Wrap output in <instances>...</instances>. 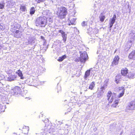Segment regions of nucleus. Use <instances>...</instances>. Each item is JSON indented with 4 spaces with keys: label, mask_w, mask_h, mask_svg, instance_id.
<instances>
[{
    "label": "nucleus",
    "mask_w": 135,
    "mask_h": 135,
    "mask_svg": "<svg viewBox=\"0 0 135 135\" xmlns=\"http://www.w3.org/2000/svg\"><path fill=\"white\" fill-rule=\"evenodd\" d=\"M116 95L115 93H112L110 91H109L108 93L107 97L109 103H111L114 100L113 104L112 105V107H116L118 105L119 101L115 99Z\"/></svg>",
    "instance_id": "f257e3e1"
},
{
    "label": "nucleus",
    "mask_w": 135,
    "mask_h": 135,
    "mask_svg": "<svg viewBox=\"0 0 135 135\" xmlns=\"http://www.w3.org/2000/svg\"><path fill=\"white\" fill-rule=\"evenodd\" d=\"M47 21L46 18L44 17L37 18L35 21V23L37 26H40L41 27H45Z\"/></svg>",
    "instance_id": "f03ea898"
},
{
    "label": "nucleus",
    "mask_w": 135,
    "mask_h": 135,
    "mask_svg": "<svg viewBox=\"0 0 135 135\" xmlns=\"http://www.w3.org/2000/svg\"><path fill=\"white\" fill-rule=\"evenodd\" d=\"M67 13V10L65 7H61L58 9L57 14L60 18H63L65 17Z\"/></svg>",
    "instance_id": "7ed1b4c3"
},
{
    "label": "nucleus",
    "mask_w": 135,
    "mask_h": 135,
    "mask_svg": "<svg viewBox=\"0 0 135 135\" xmlns=\"http://www.w3.org/2000/svg\"><path fill=\"white\" fill-rule=\"evenodd\" d=\"M80 60L82 62L85 61L87 59L88 57V55L86 52L84 51L83 52H80Z\"/></svg>",
    "instance_id": "20e7f679"
},
{
    "label": "nucleus",
    "mask_w": 135,
    "mask_h": 135,
    "mask_svg": "<svg viewBox=\"0 0 135 135\" xmlns=\"http://www.w3.org/2000/svg\"><path fill=\"white\" fill-rule=\"evenodd\" d=\"M36 82L37 80L36 79L30 78L27 80L25 83L28 85L35 86V85L36 84Z\"/></svg>",
    "instance_id": "39448f33"
},
{
    "label": "nucleus",
    "mask_w": 135,
    "mask_h": 135,
    "mask_svg": "<svg viewBox=\"0 0 135 135\" xmlns=\"http://www.w3.org/2000/svg\"><path fill=\"white\" fill-rule=\"evenodd\" d=\"M44 128V132L45 133H46L47 132L49 133H50L51 132H53L55 131L54 127L53 126L51 127L50 126H45Z\"/></svg>",
    "instance_id": "423d86ee"
},
{
    "label": "nucleus",
    "mask_w": 135,
    "mask_h": 135,
    "mask_svg": "<svg viewBox=\"0 0 135 135\" xmlns=\"http://www.w3.org/2000/svg\"><path fill=\"white\" fill-rule=\"evenodd\" d=\"M135 107V101L133 100L131 101L128 104L127 107L126 108L127 109L133 110L134 109Z\"/></svg>",
    "instance_id": "0eeeda50"
},
{
    "label": "nucleus",
    "mask_w": 135,
    "mask_h": 135,
    "mask_svg": "<svg viewBox=\"0 0 135 135\" xmlns=\"http://www.w3.org/2000/svg\"><path fill=\"white\" fill-rule=\"evenodd\" d=\"M42 14L45 16L44 17L46 18V17L49 18L50 19H51L50 17L52 16V13L49 10H47L43 11Z\"/></svg>",
    "instance_id": "6e6552de"
},
{
    "label": "nucleus",
    "mask_w": 135,
    "mask_h": 135,
    "mask_svg": "<svg viewBox=\"0 0 135 135\" xmlns=\"http://www.w3.org/2000/svg\"><path fill=\"white\" fill-rule=\"evenodd\" d=\"M116 15L114 14L112 18L110 19L109 21V25H110L109 28H111L113 26V24L114 23L116 19Z\"/></svg>",
    "instance_id": "1a4fd4ad"
},
{
    "label": "nucleus",
    "mask_w": 135,
    "mask_h": 135,
    "mask_svg": "<svg viewBox=\"0 0 135 135\" xmlns=\"http://www.w3.org/2000/svg\"><path fill=\"white\" fill-rule=\"evenodd\" d=\"M20 90L21 89L18 86H16L12 90L11 92L14 93L15 95H16L20 93Z\"/></svg>",
    "instance_id": "9d476101"
},
{
    "label": "nucleus",
    "mask_w": 135,
    "mask_h": 135,
    "mask_svg": "<svg viewBox=\"0 0 135 135\" xmlns=\"http://www.w3.org/2000/svg\"><path fill=\"white\" fill-rule=\"evenodd\" d=\"M58 32L61 33L62 37L63 38V40L65 42L67 38V35L65 32L61 30H59Z\"/></svg>",
    "instance_id": "9b49d317"
},
{
    "label": "nucleus",
    "mask_w": 135,
    "mask_h": 135,
    "mask_svg": "<svg viewBox=\"0 0 135 135\" xmlns=\"http://www.w3.org/2000/svg\"><path fill=\"white\" fill-rule=\"evenodd\" d=\"M22 35L21 32L18 30H16L14 33V36L18 38H21Z\"/></svg>",
    "instance_id": "f8f14e48"
},
{
    "label": "nucleus",
    "mask_w": 135,
    "mask_h": 135,
    "mask_svg": "<svg viewBox=\"0 0 135 135\" xmlns=\"http://www.w3.org/2000/svg\"><path fill=\"white\" fill-rule=\"evenodd\" d=\"M119 59V58L118 56H116L112 61V65H117L118 63Z\"/></svg>",
    "instance_id": "ddd939ff"
},
{
    "label": "nucleus",
    "mask_w": 135,
    "mask_h": 135,
    "mask_svg": "<svg viewBox=\"0 0 135 135\" xmlns=\"http://www.w3.org/2000/svg\"><path fill=\"white\" fill-rule=\"evenodd\" d=\"M15 3L13 1H10L8 2L7 6V8H9L12 7L14 6Z\"/></svg>",
    "instance_id": "4468645a"
},
{
    "label": "nucleus",
    "mask_w": 135,
    "mask_h": 135,
    "mask_svg": "<svg viewBox=\"0 0 135 135\" xmlns=\"http://www.w3.org/2000/svg\"><path fill=\"white\" fill-rule=\"evenodd\" d=\"M128 73V70L126 68L122 69L121 71V74L124 76H125Z\"/></svg>",
    "instance_id": "2eb2a0df"
},
{
    "label": "nucleus",
    "mask_w": 135,
    "mask_h": 135,
    "mask_svg": "<svg viewBox=\"0 0 135 135\" xmlns=\"http://www.w3.org/2000/svg\"><path fill=\"white\" fill-rule=\"evenodd\" d=\"M16 76L15 75H11L8 77L7 80L10 81L14 80L16 79Z\"/></svg>",
    "instance_id": "dca6fc26"
},
{
    "label": "nucleus",
    "mask_w": 135,
    "mask_h": 135,
    "mask_svg": "<svg viewBox=\"0 0 135 135\" xmlns=\"http://www.w3.org/2000/svg\"><path fill=\"white\" fill-rule=\"evenodd\" d=\"M6 108V105L4 104H0V113L4 112Z\"/></svg>",
    "instance_id": "f3484780"
},
{
    "label": "nucleus",
    "mask_w": 135,
    "mask_h": 135,
    "mask_svg": "<svg viewBox=\"0 0 135 135\" xmlns=\"http://www.w3.org/2000/svg\"><path fill=\"white\" fill-rule=\"evenodd\" d=\"M127 76L129 78L133 79L135 78V74L131 73H129L128 74Z\"/></svg>",
    "instance_id": "a211bd4d"
},
{
    "label": "nucleus",
    "mask_w": 135,
    "mask_h": 135,
    "mask_svg": "<svg viewBox=\"0 0 135 135\" xmlns=\"http://www.w3.org/2000/svg\"><path fill=\"white\" fill-rule=\"evenodd\" d=\"M90 70H87L86 71L84 76V78L85 80H87L88 77L90 75Z\"/></svg>",
    "instance_id": "6ab92c4d"
},
{
    "label": "nucleus",
    "mask_w": 135,
    "mask_h": 135,
    "mask_svg": "<svg viewBox=\"0 0 135 135\" xmlns=\"http://www.w3.org/2000/svg\"><path fill=\"white\" fill-rule=\"evenodd\" d=\"M16 73L18 74V75L21 78V79H23V74L21 71L20 70H18L17 71H16Z\"/></svg>",
    "instance_id": "aec40b11"
},
{
    "label": "nucleus",
    "mask_w": 135,
    "mask_h": 135,
    "mask_svg": "<svg viewBox=\"0 0 135 135\" xmlns=\"http://www.w3.org/2000/svg\"><path fill=\"white\" fill-rule=\"evenodd\" d=\"M35 42V40L34 38H32L29 40L28 41V43H26V45H28V44H31V45L33 44Z\"/></svg>",
    "instance_id": "412c9836"
},
{
    "label": "nucleus",
    "mask_w": 135,
    "mask_h": 135,
    "mask_svg": "<svg viewBox=\"0 0 135 135\" xmlns=\"http://www.w3.org/2000/svg\"><path fill=\"white\" fill-rule=\"evenodd\" d=\"M70 18L69 19V20L70 21V23L68 24L69 25H74L75 24V21L76 20V18H73L71 20H70Z\"/></svg>",
    "instance_id": "4be33fe9"
},
{
    "label": "nucleus",
    "mask_w": 135,
    "mask_h": 135,
    "mask_svg": "<svg viewBox=\"0 0 135 135\" xmlns=\"http://www.w3.org/2000/svg\"><path fill=\"white\" fill-rule=\"evenodd\" d=\"M95 83L94 81L92 82L89 87V89L91 90H93L94 88L95 87Z\"/></svg>",
    "instance_id": "5701e85b"
},
{
    "label": "nucleus",
    "mask_w": 135,
    "mask_h": 135,
    "mask_svg": "<svg viewBox=\"0 0 135 135\" xmlns=\"http://www.w3.org/2000/svg\"><path fill=\"white\" fill-rule=\"evenodd\" d=\"M105 17L103 15V14L101 13L100 14V15L99 17V18L100 20V21L101 22H103L105 19Z\"/></svg>",
    "instance_id": "b1692460"
},
{
    "label": "nucleus",
    "mask_w": 135,
    "mask_h": 135,
    "mask_svg": "<svg viewBox=\"0 0 135 135\" xmlns=\"http://www.w3.org/2000/svg\"><path fill=\"white\" fill-rule=\"evenodd\" d=\"M66 57V56L65 55H63L61 57H60L59 59H58V61H62Z\"/></svg>",
    "instance_id": "393cba45"
},
{
    "label": "nucleus",
    "mask_w": 135,
    "mask_h": 135,
    "mask_svg": "<svg viewBox=\"0 0 135 135\" xmlns=\"http://www.w3.org/2000/svg\"><path fill=\"white\" fill-rule=\"evenodd\" d=\"M135 52L134 51H132L131 54H129V59H131L133 58L135 55Z\"/></svg>",
    "instance_id": "a878e982"
},
{
    "label": "nucleus",
    "mask_w": 135,
    "mask_h": 135,
    "mask_svg": "<svg viewBox=\"0 0 135 135\" xmlns=\"http://www.w3.org/2000/svg\"><path fill=\"white\" fill-rule=\"evenodd\" d=\"M35 11V8L33 7H32L31 8L30 11V14L31 15H32L34 13Z\"/></svg>",
    "instance_id": "bb28decb"
},
{
    "label": "nucleus",
    "mask_w": 135,
    "mask_h": 135,
    "mask_svg": "<svg viewBox=\"0 0 135 135\" xmlns=\"http://www.w3.org/2000/svg\"><path fill=\"white\" fill-rule=\"evenodd\" d=\"M120 76L117 75L116 76L115 78V81L117 83H118L120 79Z\"/></svg>",
    "instance_id": "cd10ccee"
},
{
    "label": "nucleus",
    "mask_w": 135,
    "mask_h": 135,
    "mask_svg": "<svg viewBox=\"0 0 135 135\" xmlns=\"http://www.w3.org/2000/svg\"><path fill=\"white\" fill-rule=\"evenodd\" d=\"M20 10L22 11H25L26 10V8L25 6L21 5L20 8Z\"/></svg>",
    "instance_id": "c85d7f7f"
},
{
    "label": "nucleus",
    "mask_w": 135,
    "mask_h": 135,
    "mask_svg": "<svg viewBox=\"0 0 135 135\" xmlns=\"http://www.w3.org/2000/svg\"><path fill=\"white\" fill-rule=\"evenodd\" d=\"M87 21H83V22L81 24V26L83 27H84L87 26Z\"/></svg>",
    "instance_id": "c756f323"
},
{
    "label": "nucleus",
    "mask_w": 135,
    "mask_h": 135,
    "mask_svg": "<svg viewBox=\"0 0 135 135\" xmlns=\"http://www.w3.org/2000/svg\"><path fill=\"white\" fill-rule=\"evenodd\" d=\"M4 28L5 26L3 24H0V29H1L2 30H3L4 29Z\"/></svg>",
    "instance_id": "7c9ffc66"
},
{
    "label": "nucleus",
    "mask_w": 135,
    "mask_h": 135,
    "mask_svg": "<svg viewBox=\"0 0 135 135\" xmlns=\"http://www.w3.org/2000/svg\"><path fill=\"white\" fill-rule=\"evenodd\" d=\"M119 90L121 91V92H124V87H119Z\"/></svg>",
    "instance_id": "2f4dec72"
},
{
    "label": "nucleus",
    "mask_w": 135,
    "mask_h": 135,
    "mask_svg": "<svg viewBox=\"0 0 135 135\" xmlns=\"http://www.w3.org/2000/svg\"><path fill=\"white\" fill-rule=\"evenodd\" d=\"M4 4L3 3H0V9H3L4 8Z\"/></svg>",
    "instance_id": "473e14b6"
},
{
    "label": "nucleus",
    "mask_w": 135,
    "mask_h": 135,
    "mask_svg": "<svg viewBox=\"0 0 135 135\" xmlns=\"http://www.w3.org/2000/svg\"><path fill=\"white\" fill-rule=\"evenodd\" d=\"M107 85H104L103 86H102L101 88V90L103 92H104V91L105 90V88L106 86Z\"/></svg>",
    "instance_id": "72a5a7b5"
},
{
    "label": "nucleus",
    "mask_w": 135,
    "mask_h": 135,
    "mask_svg": "<svg viewBox=\"0 0 135 135\" xmlns=\"http://www.w3.org/2000/svg\"><path fill=\"white\" fill-rule=\"evenodd\" d=\"M124 92H122L119 93V94L118 95V98H120L122 97L124 94Z\"/></svg>",
    "instance_id": "f704fd0d"
},
{
    "label": "nucleus",
    "mask_w": 135,
    "mask_h": 135,
    "mask_svg": "<svg viewBox=\"0 0 135 135\" xmlns=\"http://www.w3.org/2000/svg\"><path fill=\"white\" fill-rule=\"evenodd\" d=\"M130 36H132V38H133L135 36V33H131L130 34Z\"/></svg>",
    "instance_id": "c9c22d12"
},
{
    "label": "nucleus",
    "mask_w": 135,
    "mask_h": 135,
    "mask_svg": "<svg viewBox=\"0 0 135 135\" xmlns=\"http://www.w3.org/2000/svg\"><path fill=\"white\" fill-rule=\"evenodd\" d=\"M35 1L38 3H39L43 2L45 0H35Z\"/></svg>",
    "instance_id": "e433bc0d"
},
{
    "label": "nucleus",
    "mask_w": 135,
    "mask_h": 135,
    "mask_svg": "<svg viewBox=\"0 0 135 135\" xmlns=\"http://www.w3.org/2000/svg\"><path fill=\"white\" fill-rule=\"evenodd\" d=\"M3 47V45L2 44H0V49H1Z\"/></svg>",
    "instance_id": "4c0bfd02"
},
{
    "label": "nucleus",
    "mask_w": 135,
    "mask_h": 135,
    "mask_svg": "<svg viewBox=\"0 0 135 135\" xmlns=\"http://www.w3.org/2000/svg\"><path fill=\"white\" fill-rule=\"evenodd\" d=\"M42 121L44 122V123L48 121V119H47L46 120H45V121L43 120H42Z\"/></svg>",
    "instance_id": "58836bf2"
},
{
    "label": "nucleus",
    "mask_w": 135,
    "mask_h": 135,
    "mask_svg": "<svg viewBox=\"0 0 135 135\" xmlns=\"http://www.w3.org/2000/svg\"><path fill=\"white\" fill-rule=\"evenodd\" d=\"M26 127L27 129V131H28V130H29V127Z\"/></svg>",
    "instance_id": "ea45409f"
},
{
    "label": "nucleus",
    "mask_w": 135,
    "mask_h": 135,
    "mask_svg": "<svg viewBox=\"0 0 135 135\" xmlns=\"http://www.w3.org/2000/svg\"><path fill=\"white\" fill-rule=\"evenodd\" d=\"M97 54L100 53V52H99V50H98V51H97Z\"/></svg>",
    "instance_id": "a19ab883"
},
{
    "label": "nucleus",
    "mask_w": 135,
    "mask_h": 135,
    "mask_svg": "<svg viewBox=\"0 0 135 135\" xmlns=\"http://www.w3.org/2000/svg\"><path fill=\"white\" fill-rule=\"evenodd\" d=\"M59 89L60 90L61 89V88L60 87H59Z\"/></svg>",
    "instance_id": "79ce46f5"
},
{
    "label": "nucleus",
    "mask_w": 135,
    "mask_h": 135,
    "mask_svg": "<svg viewBox=\"0 0 135 135\" xmlns=\"http://www.w3.org/2000/svg\"><path fill=\"white\" fill-rule=\"evenodd\" d=\"M13 135H17V134L15 133H13Z\"/></svg>",
    "instance_id": "37998d69"
},
{
    "label": "nucleus",
    "mask_w": 135,
    "mask_h": 135,
    "mask_svg": "<svg viewBox=\"0 0 135 135\" xmlns=\"http://www.w3.org/2000/svg\"><path fill=\"white\" fill-rule=\"evenodd\" d=\"M116 29V27H115L114 28V30H115Z\"/></svg>",
    "instance_id": "c03bdc74"
},
{
    "label": "nucleus",
    "mask_w": 135,
    "mask_h": 135,
    "mask_svg": "<svg viewBox=\"0 0 135 135\" xmlns=\"http://www.w3.org/2000/svg\"><path fill=\"white\" fill-rule=\"evenodd\" d=\"M70 109H69V110H68V111H69V112H70Z\"/></svg>",
    "instance_id": "a18cd8bd"
},
{
    "label": "nucleus",
    "mask_w": 135,
    "mask_h": 135,
    "mask_svg": "<svg viewBox=\"0 0 135 135\" xmlns=\"http://www.w3.org/2000/svg\"><path fill=\"white\" fill-rule=\"evenodd\" d=\"M116 50L115 51V52H116Z\"/></svg>",
    "instance_id": "49530a36"
},
{
    "label": "nucleus",
    "mask_w": 135,
    "mask_h": 135,
    "mask_svg": "<svg viewBox=\"0 0 135 135\" xmlns=\"http://www.w3.org/2000/svg\"><path fill=\"white\" fill-rule=\"evenodd\" d=\"M59 90H58V91H57V92H58V93H59Z\"/></svg>",
    "instance_id": "de8ad7c7"
},
{
    "label": "nucleus",
    "mask_w": 135,
    "mask_h": 135,
    "mask_svg": "<svg viewBox=\"0 0 135 135\" xmlns=\"http://www.w3.org/2000/svg\"><path fill=\"white\" fill-rule=\"evenodd\" d=\"M130 42H131V41H130Z\"/></svg>",
    "instance_id": "09e8293b"
},
{
    "label": "nucleus",
    "mask_w": 135,
    "mask_h": 135,
    "mask_svg": "<svg viewBox=\"0 0 135 135\" xmlns=\"http://www.w3.org/2000/svg\"><path fill=\"white\" fill-rule=\"evenodd\" d=\"M111 28H110V30H111Z\"/></svg>",
    "instance_id": "8fccbe9b"
},
{
    "label": "nucleus",
    "mask_w": 135,
    "mask_h": 135,
    "mask_svg": "<svg viewBox=\"0 0 135 135\" xmlns=\"http://www.w3.org/2000/svg\"><path fill=\"white\" fill-rule=\"evenodd\" d=\"M42 114H41V115H40V116Z\"/></svg>",
    "instance_id": "3c124183"
}]
</instances>
